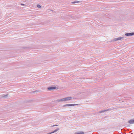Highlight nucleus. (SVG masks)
Here are the masks:
<instances>
[{
    "instance_id": "2eb2a0df",
    "label": "nucleus",
    "mask_w": 134,
    "mask_h": 134,
    "mask_svg": "<svg viewBox=\"0 0 134 134\" xmlns=\"http://www.w3.org/2000/svg\"><path fill=\"white\" fill-rule=\"evenodd\" d=\"M128 34H134V33H128Z\"/></svg>"
},
{
    "instance_id": "20e7f679",
    "label": "nucleus",
    "mask_w": 134,
    "mask_h": 134,
    "mask_svg": "<svg viewBox=\"0 0 134 134\" xmlns=\"http://www.w3.org/2000/svg\"><path fill=\"white\" fill-rule=\"evenodd\" d=\"M128 122L130 124H134V119L130 120L128 121Z\"/></svg>"
},
{
    "instance_id": "1a4fd4ad",
    "label": "nucleus",
    "mask_w": 134,
    "mask_h": 134,
    "mask_svg": "<svg viewBox=\"0 0 134 134\" xmlns=\"http://www.w3.org/2000/svg\"><path fill=\"white\" fill-rule=\"evenodd\" d=\"M134 34H125V36H132Z\"/></svg>"
},
{
    "instance_id": "7ed1b4c3",
    "label": "nucleus",
    "mask_w": 134,
    "mask_h": 134,
    "mask_svg": "<svg viewBox=\"0 0 134 134\" xmlns=\"http://www.w3.org/2000/svg\"><path fill=\"white\" fill-rule=\"evenodd\" d=\"M124 38L123 37H119L118 38H115L112 41H115L118 40H120Z\"/></svg>"
},
{
    "instance_id": "ddd939ff",
    "label": "nucleus",
    "mask_w": 134,
    "mask_h": 134,
    "mask_svg": "<svg viewBox=\"0 0 134 134\" xmlns=\"http://www.w3.org/2000/svg\"><path fill=\"white\" fill-rule=\"evenodd\" d=\"M52 133V132H50V133H49L48 134H51L52 133Z\"/></svg>"
},
{
    "instance_id": "0eeeda50",
    "label": "nucleus",
    "mask_w": 134,
    "mask_h": 134,
    "mask_svg": "<svg viewBox=\"0 0 134 134\" xmlns=\"http://www.w3.org/2000/svg\"><path fill=\"white\" fill-rule=\"evenodd\" d=\"M59 130V129L58 128H57V129L53 131L52 132V133H55L56 132V131H57L58 130Z\"/></svg>"
},
{
    "instance_id": "dca6fc26",
    "label": "nucleus",
    "mask_w": 134,
    "mask_h": 134,
    "mask_svg": "<svg viewBox=\"0 0 134 134\" xmlns=\"http://www.w3.org/2000/svg\"><path fill=\"white\" fill-rule=\"evenodd\" d=\"M21 5H24V4H21Z\"/></svg>"
},
{
    "instance_id": "f8f14e48",
    "label": "nucleus",
    "mask_w": 134,
    "mask_h": 134,
    "mask_svg": "<svg viewBox=\"0 0 134 134\" xmlns=\"http://www.w3.org/2000/svg\"><path fill=\"white\" fill-rule=\"evenodd\" d=\"M58 126V125H55L53 126Z\"/></svg>"
},
{
    "instance_id": "f257e3e1",
    "label": "nucleus",
    "mask_w": 134,
    "mask_h": 134,
    "mask_svg": "<svg viewBox=\"0 0 134 134\" xmlns=\"http://www.w3.org/2000/svg\"><path fill=\"white\" fill-rule=\"evenodd\" d=\"M72 99V98L71 97H68L63 98L57 100L56 101L57 102H64L69 101Z\"/></svg>"
},
{
    "instance_id": "423d86ee",
    "label": "nucleus",
    "mask_w": 134,
    "mask_h": 134,
    "mask_svg": "<svg viewBox=\"0 0 134 134\" xmlns=\"http://www.w3.org/2000/svg\"><path fill=\"white\" fill-rule=\"evenodd\" d=\"M56 88V87H50L48 88V90H53Z\"/></svg>"
},
{
    "instance_id": "6e6552de",
    "label": "nucleus",
    "mask_w": 134,
    "mask_h": 134,
    "mask_svg": "<svg viewBox=\"0 0 134 134\" xmlns=\"http://www.w3.org/2000/svg\"><path fill=\"white\" fill-rule=\"evenodd\" d=\"M8 96V94H6L5 95H3L2 96V98H6Z\"/></svg>"
},
{
    "instance_id": "9b49d317",
    "label": "nucleus",
    "mask_w": 134,
    "mask_h": 134,
    "mask_svg": "<svg viewBox=\"0 0 134 134\" xmlns=\"http://www.w3.org/2000/svg\"><path fill=\"white\" fill-rule=\"evenodd\" d=\"M78 2H73L72 3H77Z\"/></svg>"
},
{
    "instance_id": "39448f33",
    "label": "nucleus",
    "mask_w": 134,
    "mask_h": 134,
    "mask_svg": "<svg viewBox=\"0 0 134 134\" xmlns=\"http://www.w3.org/2000/svg\"><path fill=\"white\" fill-rule=\"evenodd\" d=\"M75 134H84V133L82 131L78 132Z\"/></svg>"
},
{
    "instance_id": "9d476101",
    "label": "nucleus",
    "mask_w": 134,
    "mask_h": 134,
    "mask_svg": "<svg viewBox=\"0 0 134 134\" xmlns=\"http://www.w3.org/2000/svg\"><path fill=\"white\" fill-rule=\"evenodd\" d=\"M37 6L38 8H41V6H40V5H39V4L37 5Z\"/></svg>"
},
{
    "instance_id": "f03ea898",
    "label": "nucleus",
    "mask_w": 134,
    "mask_h": 134,
    "mask_svg": "<svg viewBox=\"0 0 134 134\" xmlns=\"http://www.w3.org/2000/svg\"><path fill=\"white\" fill-rule=\"evenodd\" d=\"M78 105V104H67L65 105H63V107H66L68 106H77V105Z\"/></svg>"
},
{
    "instance_id": "4468645a",
    "label": "nucleus",
    "mask_w": 134,
    "mask_h": 134,
    "mask_svg": "<svg viewBox=\"0 0 134 134\" xmlns=\"http://www.w3.org/2000/svg\"><path fill=\"white\" fill-rule=\"evenodd\" d=\"M106 110H104V111H101V112H105V111Z\"/></svg>"
}]
</instances>
